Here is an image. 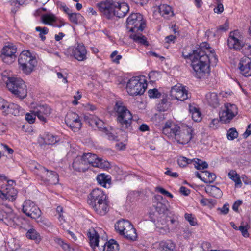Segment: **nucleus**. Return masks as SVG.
<instances>
[{
    "label": "nucleus",
    "mask_w": 251,
    "mask_h": 251,
    "mask_svg": "<svg viewBox=\"0 0 251 251\" xmlns=\"http://www.w3.org/2000/svg\"><path fill=\"white\" fill-rule=\"evenodd\" d=\"M116 2L113 0H105L97 4V6L102 15L107 19L114 17Z\"/></svg>",
    "instance_id": "9d476101"
},
{
    "label": "nucleus",
    "mask_w": 251,
    "mask_h": 251,
    "mask_svg": "<svg viewBox=\"0 0 251 251\" xmlns=\"http://www.w3.org/2000/svg\"><path fill=\"white\" fill-rule=\"evenodd\" d=\"M88 122L90 125H95L100 130L104 132H106L107 131V128L104 126V122L97 117L92 116Z\"/></svg>",
    "instance_id": "7c9ffc66"
},
{
    "label": "nucleus",
    "mask_w": 251,
    "mask_h": 251,
    "mask_svg": "<svg viewBox=\"0 0 251 251\" xmlns=\"http://www.w3.org/2000/svg\"><path fill=\"white\" fill-rule=\"evenodd\" d=\"M147 87V83L144 78L139 76L131 78L126 86L127 91L131 96L143 94Z\"/></svg>",
    "instance_id": "423d86ee"
},
{
    "label": "nucleus",
    "mask_w": 251,
    "mask_h": 251,
    "mask_svg": "<svg viewBox=\"0 0 251 251\" xmlns=\"http://www.w3.org/2000/svg\"><path fill=\"white\" fill-rule=\"evenodd\" d=\"M22 211L27 216L35 219L39 218L41 214V211L39 207L29 200L24 201Z\"/></svg>",
    "instance_id": "4468645a"
},
{
    "label": "nucleus",
    "mask_w": 251,
    "mask_h": 251,
    "mask_svg": "<svg viewBox=\"0 0 251 251\" xmlns=\"http://www.w3.org/2000/svg\"><path fill=\"white\" fill-rule=\"evenodd\" d=\"M105 250L106 251H118L119 245L113 239H111L108 242H106Z\"/></svg>",
    "instance_id": "37998d69"
},
{
    "label": "nucleus",
    "mask_w": 251,
    "mask_h": 251,
    "mask_svg": "<svg viewBox=\"0 0 251 251\" xmlns=\"http://www.w3.org/2000/svg\"><path fill=\"white\" fill-rule=\"evenodd\" d=\"M0 220L10 226H15L18 225L19 218L13 212L6 213L0 210Z\"/></svg>",
    "instance_id": "412c9836"
},
{
    "label": "nucleus",
    "mask_w": 251,
    "mask_h": 251,
    "mask_svg": "<svg viewBox=\"0 0 251 251\" xmlns=\"http://www.w3.org/2000/svg\"><path fill=\"white\" fill-rule=\"evenodd\" d=\"M37 31L40 32V34H47L48 33V29L47 27H41L40 26H37L35 28Z\"/></svg>",
    "instance_id": "774afa93"
},
{
    "label": "nucleus",
    "mask_w": 251,
    "mask_h": 251,
    "mask_svg": "<svg viewBox=\"0 0 251 251\" xmlns=\"http://www.w3.org/2000/svg\"><path fill=\"white\" fill-rule=\"evenodd\" d=\"M33 112L41 122L45 123L50 114L51 109L47 105H40L35 107Z\"/></svg>",
    "instance_id": "aec40b11"
},
{
    "label": "nucleus",
    "mask_w": 251,
    "mask_h": 251,
    "mask_svg": "<svg viewBox=\"0 0 251 251\" xmlns=\"http://www.w3.org/2000/svg\"><path fill=\"white\" fill-rule=\"evenodd\" d=\"M117 51H114L111 54L110 58H111L113 62L119 64L120 60L122 58V56L121 55H117Z\"/></svg>",
    "instance_id": "13d9d810"
},
{
    "label": "nucleus",
    "mask_w": 251,
    "mask_h": 251,
    "mask_svg": "<svg viewBox=\"0 0 251 251\" xmlns=\"http://www.w3.org/2000/svg\"><path fill=\"white\" fill-rule=\"evenodd\" d=\"M42 139L44 140V142L46 144L53 145L55 144L59 141V138L53 134L50 133H46Z\"/></svg>",
    "instance_id": "f704fd0d"
},
{
    "label": "nucleus",
    "mask_w": 251,
    "mask_h": 251,
    "mask_svg": "<svg viewBox=\"0 0 251 251\" xmlns=\"http://www.w3.org/2000/svg\"><path fill=\"white\" fill-rule=\"evenodd\" d=\"M229 48L239 50L244 45L243 37L240 31L234 30L230 33L227 40Z\"/></svg>",
    "instance_id": "2eb2a0df"
},
{
    "label": "nucleus",
    "mask_w": 251,
    "mask_h": 251,
    "mask_svg": "<svg viewBox=\"0 0 251 251\" xmlns=\"http://www.w3.org/2000/svg\"><path fill=\"white\" fill-rule=\"evenodd\" d=\"M238 108L235 104L226 103L221 108L219 112L220 121L224 123H228L237 114Z\"/></svg>",
    "instance_id": "1a4fd4ad"
},
{
    "label": "nucleus",
    "mask_w": 251,
    "mask_h": 251,
    "mask_svg": "<svg viewBox=\"0 0 251 251\" xmlns=\"http://www.w3.org/2000/svg\"><path fill=\"white\" fill-rule=\"evenodd\" d=\"M217 210L220 211L221 214L226 215L229 212V204H225L222 208H218Z\"/></svg>",
    "instance_id": "e2e57ef3"
},
{
    "label": "nucleus",
    "mask_w": 251,
    "mask_h": 251,
    "mask_svg": "<svg viewBox=\"0 0 251 251\" xmlns=\"http://www.w3.org/2000/svg\"><path fill=\"white\" fill-rule=\"evenodd\" d=\"M116 230L125 238L130 241H135L137 238L136 229L131 223L125 220L118 221L115 225Z\"/></svg>",
    "instance_id": "20e7f679"
},
{
    "label": "nucleus",
    "mask_w": 251,
    "mask_h": 251,
    "mask_svg": "<svg viewBox=\"0 0 251 251\" xmlns=\"http://www.w3.org/2000/svg\"><path fill=\"white\" fill-rule=\"evenodd\" d=\"M114 109L117 115V121L125 128L130 126L132 116L130 112L123 105V102L121 101H117Z\"/></svg>",
    "instance_id": "39448f33"
},
{
    "label": "nucleus",
    "mask_w": 251,
    "mask_h": 251,
    "mask_svg": "<svg viewBox=\"0 0 251 251\" xmlns=\"http://www.w3.org/2000/svg\"><path fill=\"white\" fill-rule=\"evenodd\" d=\"M170 95L172 99L180 101H184L189 98L188 91L181 85L173 87L170 90Z\"/></svg>",
    "instance_id": "6ab92c4d"
},
{
    "label": "nucleus",
    "mask_w": 251,
    "mask_h": 251,
    "mask_svg": "<svg viewBox=\"0 0 251 251\" xmlns=\"http://www.w3.org/2000/svg\"><path fill=\"white\" fill-rule=\"evenodd\" d=\"M175 248V244L171 240L160 241L158 249L160 251H173Z\"/></svg>",
    "instance_id": "2f4dec72"
},
{
    "label": "nucleus",
    "mask_w": 251,
    "mask_h": 251,
    "mask_svg": "<svg viewBox=\"0 0 251 251\" xmlns=\"http://www.w3.org/2000/svg\"><path fill=\"white\" fill-rule=\"evenodd\" d=\"M97 180L100 184L105 188L106 187V184H110L111 181L110 176L104 174L98 175L97 177Z\"/></svg>",
    "instance_id": "58836bf2"
},
{
    "label": "nucleus",
    "mask_w": 251,
    "mask_h": 251,
    "mask_svg": "<svg viewBox=\"0 0 251 251\" xmlns=\"http://www.w3.org/2000/svg\"><path fill=\"white\" fill-rule=\"evenodd\" d=\"M193 162V159H189L186 157L180 156L177 159V163L180 167H185L189 164Z\"/></svg>",
    "instance_id": "8fccbe9b"
},
{
    "label": "nucleus",
    "mask_w": 251,
    "mask_h": 251,
    "mask_svg": "<svg viewBox=\"0 0 251 251\" xmlns=\"http://www.w3.org/2000/svg\"><path fill=\"white\" fill-rule=\"evenodd\" d=\"M65 121L67 125L75 132L78 131L81 127L82 123L79 116L76 113H68Z\"/></svg>",
    "instance_id": "dca6fc26"
},
{
    "label": "nucleus",
    "mask_w": 251,
    "mask_h": 251,
    "mask_svg": "<svg viewBox=\"0 0 251 251\" xmlns=\"http://www.w3.org/2000/svg\"><path fill=\"white\" fill-rule=\"evenodd\" d=\"M154 209L163 218L165 219L164 214L167 210V208L165 204L161 202H158Z\"/></svg>",
    "instance_id": "09e8293b"
},
{
    "label": "nucleus",
    "mask_w": 251,
    "mask_h": 251,
    "mask_svg": "<svg viewBox=\"0 0 251 251\" xmlns=\"http://www.w3.org/2000/svg\"><path fill=\"white\" fill-rule=\"evenodd\" d=\"M42 20L45 24L53 26V23L56 21V18L52 14H46L42 15Z\"/></svg>",
    "instance_id": "79ce46f5"
},
{
    "label": "nucleus",
    "mask_w": 251,
    "mask_h": 251,
    "mask_svg": "<svg viewBox=\"0 0 251 251\" xmlns=\"http://www.w3.org/2000/svg\"><path fill=\"white\" fill-rule=\"evenodd\" d=\"M17 194V190L10 185H7L5 189L0 191V198L11 201L16 199Z\"/></svg>",
    "instance_id": "393cba45"
},
{
    "label": "nucleus",
    "mask_w": 251,
    "mask_h": 251,
    "mask_svg": "<svg viewBox=\"0 0 251 251\" xmlns=\"http://www.w3.org/2000/svg\"><path fill=\"white\" fill-rule=\"evenodd\" d=\"M229 28V23L228 22H226L224 24L220 25L218 27V29L221 31H226Z\"/></svg>",
    "instance_id": "338daca9"
},
{
    "label": "nucleus",
    "mask_w": 251,
    "mask_h": 251,
    "mask_svg": "<svg viewBox=\"0 0 251 251\" xmlns=\"http://www.w3.org/2000/svg\"><path fill=\"white\" fill-rule=\"evenodd\" d=\"M87 50L85 46L82 43H78L73 47L71 53L73 56L78 61H84L87 59Z\"/></svg>",
    "instance_id": "f3484780"
},
{
    "label": "nucleus",
    "mask_w": 251,
    "mask_h": 251,
    "mask_svg": "<svg viewBox=\"0 0 251 251\" xmlns=\"http://www.w3.org/2000/svg\"><path fill=\"white\" fill-rule=\"evenodd\" d=\"M74 169L78 172H85L88 168L84 158L83 155L81 157H77L72 164Z\"/></svg>",
    "instance_id": "cd10ccee"
},
{
    "label": "nucleus",
    "mask_w": 251,
    "mask_h": 251,
    "mask_svg": "<svg viewBox=\"0 0 251 251\" xmlns=\"http://www.w3.org/2000/svg\"><path fill=\"white\" fill-rule=\"evenodd\" d=\"M104 133L107 135L109 140L111 141H118V136L113 129H110L108 130L107 129V132Z\"/></svg>",
    "instance_id": "6e6d98bb"
},
{
    "label": "nucleus",
    "mask_w": 251,
    "mask_h": 251,
    "mask_svg": "<svg viewBox=\"0 0 251 251\" xmlns=\"http://www.w3.org/2000/svg\"><path fill=\"white\" fill-rule=\"evenodd\" d=\"M159 73L156 71H152L149 74V77L152 81H156V77H159Z\"/></svg>",
    "instance_id": "0e129e2a"
},
{
    "label": "nucleus",
    "mask_w": 251,
    "mask_h": 251,
    "mask_svg": "<svg viewBox=\"0 0 251 251\" xmlns=\"http://www.w3.org/2000/svg\"><path fill=\"white\" fill-rule=\"evenodd\" d=\"M193 162L195 167L197 170H201L207 168L208 167V164L206 162L203 161L200 159L195 158L193 159Z\"/></svg>",
    "instance_id": "de8ad7c7"
},
{
    "label": "nucleus",
    "mask_w": 251,
    "mask_h": 251,
    "mask_svg": "<svg viewBox=\"0 0 251 251\" xmlns=\"http://www.w3.org/2000/svg\"><path fill=\"white\" fill-rule=\"evenodd\" d=\"M17 49L15 46L8 45L3 47L1 54L3 61L7 64L12 63L16 58Z\"/></svg>",
    "instance_id": "a211bd4d"
},
{
    "label": "nucleus",
    "mask_w": 251,
    "mask_h": 251,
    "mask_svg": "<svg viewBox=\"0 0 251 251\" xmlns=\"http://www.w3.org/2000/svg\"><path fill=\"white\" fill-rule=\"evenodd\" d=\"M166 222H163V225H162L161 222L159 223H156V227L158 229V231L160 233L162 234H166L170 232V228L168 226H163L165 225Z\"/></svg>",
    "instance_id": "3c124183"
},
{
    "label": "nucleus",
    "mask_w": 251,
    "mask_h": 251,
    "mask_svg": "<svg viewBox=\"0 0 251 251\" xmlns=\"http://www.w3.org/2000/svg\"><path fill=\"white\" fill-rule=\"evenodd\" d=\"M179 129V126L167 121L163 127L162 132L169 138H174L176 140V135H177Z\"/></svg>",
    "instance_id": "4be33fe9"
},
{
    "label": "nucleus",
    "mask_w": 251,
    "mask_h": 251,
    "mask_svg": "<svg viewBox=\"0 0 251 251\" xmlns=\"http://www.w3.org/2000/svg\"><path fill=\"white\" fill-rule=\"evenodd\" d=\"M238 133L235 128H230L227 133V137L228 140H233L237 138Z\"/></svg>",
    "instance_id": "603ef678"
},
{
    "label": "nucleus",
    "mask_w": 251,
    "mask_h": 251,
    "mask_svg": "<svg viewBox=\"0 0 251 251\" xmlns=\"http://www.w3.org/2000/svg\"><path fill=\"white\" fill-rule=\"evenodd\" d=\"M99 215H104L109 210V205L106 200L91 205Z\"/></svg>",
    "instance_id": "c85d7f7f"
},
{
    "label": "nucleus",
    "mask_w": 251,
    "mask_h": 251,
    "mask_svg": "<svg viewBox=\"0 0 251 251\" xmlns=\"http://www.w3.org/2000/svg\"><path fill=\"white\" fill-rule=\"evenodd\" d=\"M228 177L232 180L235 184L236 187H241L242 182L239 175H238L235 171L232 170L230 171L228 174Z\"/></svg>",
    "instance_id": "a19ab883"
},
{
    "label": "nucleus",
    "mask_w": 251,
    "mask_h": 251,
    "mask_svg": "<svg viewBox=\"0 0 251 251\" xmlns=\"http://www.w3.org/2000/svg\"><path fill=\"white\" fill-rule=\"evenodd\" d=\"M83 157L88 168L90 166L101 169H107L109 167L110 164L108 161L99 158L96 154L91 153H84Z\"/></svg>",
    "instance_id": "f8f14e48"
},
{
    "label": "nucleus",
    "mask_w": 251,
    "mask_h": 251,
    "mask_svg": "<svg viewBox=\"0 0 251 251\" xmlns=\"http://www.w3.org/2000/svg\"><path fill=\"white\" fill-rule=\"evenodd\" d=\"M19 68L26 75L30 74L37 65V62L34 56L28 50L23 51L18 58Z\"/></svg>",
    "instance_id": "7ed1b4c3"
},
{
    "label": "nucleus",
    "mask_w": 251,
    "mask_h": 251,
    "mask_svg": "<svg viewBox=\"0 0 251 251\" xmlns=\"http://www.w3.org/2000/svg\"><path fill=\"white\" fill-rule=\"evenodd\" d=\"M8 90L16 97L23 99L27 94V89L25 82L20 78L8 77L6 81Z\"/></svg>",
    "instance_id": "f03ea898"
},
{
    "label": "nucleus",
    "mask_w": 251,
    "mask_h": 251,
    "mask_svg": "<svg viewBox=\"0 0 251 251\" xmlns=\"http://www.w3.org/2000/svg\"><path fill=\"white\" fill-rule=\"evenodd\" d=\"M248 226H241L239 227V230L241 231L242 235L245 237H248L249 234L248 232Z\"/></svg>",
    "instance_id": "680f3d73"
},
{
    "label": "nucleus",
    "mask_w": 251,
    "mask_h": 251,
    "mask_svg": "<svg viewBox=\"0 0 251 251\" xmlns=\"http://www.w3.org/2000/svg\"><path fill=\"white\" fill-rule=\"evenodd\" d=\"M189 112L192 119L195 122H200L201 120V113L199 109L195 106L189 105Z\"/></svg>",
    "instance_id": "e433bc0d"
},
{
    "label": "nucleus",
    "mask_w": 251,
    "mask_h": 251,
    "mask_svg": "<svg viewBox=\"0 0 251 251\" xmlns=\"http://www.w3.org/2000/svg\"><path fill=\"white\" fill-rule=\"evenodd\" d=\"M184 217L191 226H194L197 224L196 218L192 214L186 213Z\"/></svg>",
    "instance_id": "864d4df0"
},
{
    "label": "nucleus",
    "mask_w": 251,
    "mask_h": 251,
    "mask_svg": "<svg viewBox=\"0 0 251 251\" xmlns=\"http://www.w3.org/2000/svg\"><path fill=\"white\" fill-rule=\"evenodd\" d=\"M206 192L210 196L216 198H219L222 195V191L219 188L214 185L207 187L206 189Z\"/></svg>",
    "instance_id": "c9c22d12"
},
{
    "label": "nucleus",
    "mask_w": 251,
    "mask_h": 251,
    "mask_svg": "<svg viewBox=\"0 0 251 251\" xmlns=\"http://www.w3.org/2000/svg\"><path fill=\"white\" fill-rule=\"evenodd\" d=\"M26 236L28 239L34 240L35 243H39L41 240V237L35 229H29L26 233Z\"/></svg>",
    "instance_id": "72a5a7b5"
},
{
    "label": "nucleus",
    "mask_w": 251,
    "mask_h": 251,
    "mask_svg": "<svg viewBox=\"0 0 251 251\" xmlns=\"http://www.w3.org/2000/svg\"><path fill=\"white\" fill-rule=\"evenodd\" d=\"M239 68L243 75L249 76L251 75V59L245 56L239 63Z\"/></svg>",
    "instance_id": "b1692460"
},
{
    "label": "nucleus",
    "mask_w": 251,
    "mask_h": 251,
    "mask_svg": "<svg viewBox=\"0 0 251 251\" xmlns=\"http://www.w3.org/2000/svg\"><path fill=\"white\" fill-rule=\"evenodd\" d=\"M221 0H216L217 6L214 9L215 13H221L224 10L223 4L221 3Z\"/></svg>",
    "instance_id": "052dcab7"
},
{
    "label": "nucleus",
    "mask_w": 251,
    "mask_h": 251,
    "mask_svg": "<svg viewBox=\"0 0 251 251\" xmlns=\"http://www.w3.org/2000/svg\"><path fill=\"white\" fill-rule=\"evenodd\" d=\"M87 235L90 245L94 251H105V240L100 239L99 234L94 229L89 230Z\"/></svg>",
    "instance_id": "9b49d317"
},
{
    "label": "nucleus",
    "mask_w": 251,
    "mask_h": 251,
    "mask_svg": "<svg viewBox=\"0 0 251 251\" xmlns=\"http://www.w3.org/2000/svg\"><path fill=\"white\" fill-rule=\"evenodd\" d=\"M68 17L70 21L75 24H77L83 20V17L79 13L71 12L69 14Z\"/></svg>",
    "instance_id": "49530a36"
},
{
    "label": "nucleus",
    "mask_w": 251,
    "mask_h": 251,
    "mask_svg": "<svg viewBox=\"0 0 251 251\" xmlns=\"http://www.w3.org/2000/svg\"><path fill=\"white\" fill-rule=\"evenodd\" d=\"M219 120L218 119H213L211 120L209 124V127L213 129L217 128L219 125Z\"/></svg>",
    "instance_id": "69168bd1"
},
{
    "label": "nucleus",
    "mask_w": 251,
    "mask_h": 251,
    "mask_svg": "<svg viewBox=\"0 0 251 251\" xmlns=\"http://www.w3.org/2000/svg\"><path fill=\"white\" fill-rule=\"evenodd\" d=\"M138 34H133L131 35L130 36L133 40L138 43H140L142 45H148V42L147 41V39L145 36L142 35V34H140L141 32H138Z\"/></svg>",
    "instance_id": "c03bdc74"
},
{
    "label": "nucleus",
    "mask_w": 251,
    "mask_h": 251,
    "mask_svg": "<svg viewBox=\"0 0 251 251\" xmlns=\"http://www.w3.org/2000/svg\"><path fill=\"white\" fill-rule=\"evenodd\" d=\"M1 104L2 106L0 107V109L4 110L5 112L11 114L14 116H18L20 114L19 106L14 103H9L8 102L3 100Z\"/></svg>",
    "instance_id": "bb28decb"
},
{
    "label": "nucleus",
    "mask_w": 251,
    "mask_h": 251,
    "mask_svg": "<svg viewBox=\"0 0 251 251\" xmlns=\"http://www.w3.org/2000/svg\"><path fill=\"white\" fill-rule=\"evenodd\" d=\"M36 115L33 112V110L31 113H27L25 115V120L29 123H33L35 122Z\"/></svg>",
    "instance_id": "4d7b16f0"
},
{
    "label": "nucleus",
    "mask_w": 251,
    "mask_h": 251,
    "mask_svg": "<svg viewBox=\"0 0 251 251\" xmlns=\"http://www.w3.org/2000/svg\"><path fill=\"white\" fill-rule=\"evenodd\" d=\"M158 9L159 13L164 18H168L174 15L171 7L168 5L161 4Z\"/></svg>",
    "instance_id": "473e14b6"
},
{
    "label": "nucleus",
    "mask_w": 251,
    "mask_h": 251,
    "mask_svg": "<svg viewBox=\"0 0 251 251\" xmlns=\"http://www.w3.org/2000/svg\"><path fill=\"white\" fill-rule=\"evenodd\" d=\"M149 217L151 220L156 223H159L161 222L162 225H163V222L165 223V220L164 218H163L159 213L155 211L154 209L152 210L149 213Z\"/></svg>",
    "instance_id": "4c0bfd02"
},
{
    "label": "nucleus",
    "mask_w": 251,
    "mask_h": 251,
    "mask_svg": "<svg viewBox=\"0 0 251 251\" xmlns=\"http://www.w3.org/2000/svg\"><path fill=\"white\" fill-rule=\"evenodd\" d=\"M194 132V131L191 127L182 125L181 127L179 126L176 140L179 144H186L192 139Z\"/></svg>",
    "instance_id": "ddd939ff"
},
{
    "label": "nucleus",
    "mask_w": 251,
    "mask_h": 251,
    "mask_svg": "<svg viewBox=\"0 0 251 251\" xmlns=\"http://www.w3.org/2000/svg\"><path fill=\"white\" fill-rule=\"evenodd\" d=\"M55 241L64 251H76L74 248L71 247L68 244L64 242L60 238H56Z\"/></svg>",
    "instance_id": "a18cd8bd"
},
{
    "label": "nucleus",
    "mask_w": 251,
    "mask_h": 251,
    "mask_svg": "<svg viewBox=\"0 0 251 251\" xmlns=\"http://www.w3.org/2000/svg\"><path fill=\"white\" fill-rule=\"evenodd\" d=\"M126 27L132 32H142L146 27L143 16L140 13H132L126 20Z\"/></svg>",
    "instance_id": "0eeeda50"
},
{
    "label": "nucleus",
    "mask_w": 251,
    "mask_h": 251,
    "mask_svg": "<svg viewBox=\"0 0 251 251\" xmlns=\"http://www.w3.org/2000/svg\"><path fill=\"white\" fill-rule=\"evenodd\" d=\"M148 94L150 98H159L161 96V93L156 89H150Z\"/></svg>",
    "instance_id": "bf43d9fd"
},
{
    "label": "nucleus",
    "mask_w": 251,
    "mask_h": 251,
    "mask_svg": "<svg viewBox=\"0 0 251 251\" xmlns=\"http://www.w3.org/2000/svg\"><path fill=\"white\" fill-rule=\"evenodd\" d=\"M202 181L206 183H211L213 182L216 178V175L212 173H210L207 171L202 172Z\"/></svg>",
    "instance_id": "ea45409f"
},
{
    "label": "nucleus",
    "mask_w": 251,
    "mask_h": 251,
    "mask_svg": "<svg viewBox=\"0 0 251 251\" xmlns=\"http://www.w3.org/2000/svg\"><path fill=\"white\" fill-rule=\"evenodd\" d=\"M106 199V196L100 189L96 188L93 190L89 196L88 202L90 205L102 201Z\"/></svg>",
    "instance_id": "5701e85b"
},
{
    "label": "nucleus",
    "mask_w": 251,
    "mask_h": 251,
    "mask_svg": "<svg viewBox=\"0 0 251 251\" xmlns=\"http://www.w3.org/2000/svg\"><path fill=\"white\" fill-rule=\"evenodd\" d=\"M202 47L201 46L190 53H182L184 58L190 60L194 75L198 78L206 76L210 72V64L215 65L218 61L214 52L210 51V53L207 54Z\"/></svg>",
    "instance_id": "f257e3e1"
},
{
    "label": "nucleus",
    "mask_w": 251,
    "mask_h": 251,
    "mask_svg": "<svg viewBox=\"0 0 251 251\" xmlns=\"http://www.w3.org/2000/svg\"><path fill=\"white\" fill-rule=\"evenodd\" d=\"M39 225L43 227H50L52 226L51 223L45 218H41L38 221Z\"/></svg>",
    "instance_id": "5fc2aeb1"
},
{
    "label": "nucleus",
    "mask_w": 251,
    "mask_h": 251,
    "mask_svg": "<svg viewBox=\"0 0 251 251\" xmlns=\"http://www.w3.org/2000/svg\"><path fill=\"white\" fill-rule=\"evenodd\" d=\"M115 8L114 17L119 18L125 17L129 11V6L126 2L119 3L116 2Z\"/></svg>",
    "instance_id": "a878e982"
},
{
    "label": "nucleus",
    "mask_w": 251,
    "mask_h": 251,
    "mask_svg": "<svg viewBox=\"0 0 251 251\" xmlns=\"http://www.w3.org/2000/svg\"><path fill=\"white\" fill-rule=\"evenodd\" d=\"M205 100L211 106L216 108L219 105V100L217 93L209 92L205 95Z\"/></svg>",
    "instance_id": "c756f323"
},
{
    "label": "nucleus",
    "mask_w": 251,
    "mask_h": 251,
    "mask_svg": "<svg viewBox=\"0 0 251 251\" xmlns=\"http://www.w3.org/2000/svg\"><path fill=\"white\" fill-rule=\"evenodd\" d=\"M33 165L35 169L37 170V174L40 176L43 181L51 185H55L58 183L59 175L56 172L49 170L37 163H34Z\"/></svg>",
    "instance_id": "6e6552de"
}]
</instances>
